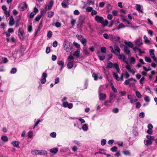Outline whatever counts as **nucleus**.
Instances as JSON below:
<instances>
[{
	"mask_svg": "<svg viewBox=\"0 0 157 157\" xmlns=\"http://www.w3.org/2000/svg\"><path fill=\"white\" fill-rule=\"evenodd\" d=\"M70 44L67 40H66L63 43V48L67 52H70L72 48V45Z\"/></svg>",
	"mask_w": 157,
	"mask_h": 157,
	"instance_id": "obj_1",
	"label": "nucleus"
},
{
	"mask_svg": "<svg viewBox=\"0 0 157 157\" xmlns=\"http://www.w3.org/2000/svg\"><path fill=\"white\" fill-rule=\"evenodd\" d=\"M127 98L130 100L129 102L131 103H133L138 101V99L134 95L129 94L128 95Z\"/></svg>",
	"mask_w": 157,
	"mask_h": 157,
	"instance_id": "obj_2",
	"label": "nucleus"
},
{
	"mask_svg": "<svg viewBox=\"0 0 157 157\" xmlns=\"http://www.w3.org/2000/svg\"><path fill=\"white\" fill-rule=\"evenodd\" d=\"M27 5L25 2H23L20 4L18 6V9L20 10L24 11L27 9Z\"/></svg>",
	"mask_w": 157,
	"mask_h": 157,
	"instance_id": "obj_3",
	"label": "nucleus"
},
{
	"mask_svg": "<svg viewBox=\"0 0 157 157\" xmlns=\"http://www.w3.org/2000/svg\"><path fill=\"white\" fill-rule=\"evenodd\" d=\"M113 77L115 78V79L117 81H119L120 80H121V81H123V75L122 74L121 75L120 78L119 77H118V75L116 72H113Z\"/></svg>",
	"mask_w": 157,
	"mask_h": 157,
	"instance_id": "obj_4",
	"label": "nucleus"
},
{
	"mask_svg": "<svg viewBox=\"0 0 157 157\" xmlns=\"http://www.w3.org/2000/svg\"><path fill=\"white\" fill-rule=\"evenodd\" d=\"M95 20L98 23L102 24L103 22L104 18L101 16L96 15L95 17Z\"/></svg>",
	"mask_w": 157,
	"mask_h": 157,
	"instance_id": "obj_5",
	"label": "nucleus"
},
{
	"mask_svg": "<svg viewBox=\"0 0 157 157\" xmlns=\"http://www.w3.org/2000/svg\"><path fill=\"white\" fill-rule=\"evenodd\" d=\"M136 44L139 46H140L143 44L142 40L140 37L137 39L135 41Z\"/></svg>",
	"mask_w": 157,
	"mask_h": 157,
	"instance_id": "obj_6",
	"label": "nucleus"
},
{
	"mask_svg": "<svg viewBox=\"0 0 157 157\" xmlns=\"http://www.w3.org/2000/svg\"><path fill=\"white\" fill-rule=\"evenodd\" d=\"M99 98L101 101H104L106 99V95L105 94L100 93L99 94Z\"/></svg>",
	"mask_w": 157,
	"mask_h": 157,
	"instance_id": "obj_7",
	"label": "nucleus"
},
{
	"mask_svg": "<svg viewBox=\"0 0 157 157\" xmlns=\"http://www.w3.org/2000/svg\"><path fill=\"white\" fill-rule=\"evenodd\" d=\"M38 9L36 8H34L33 11H32L30 14V18H33L36 14V13L38 12Z\"/></svg>",
	"mask_w": 157,
	"mask_h": 157,
	"instance_id": "obj_8",
	"label": "nucleus"
},
{
	"mask_svg": "<svg viewBox=\"0 0 157 157\" xmlns=\"http://www.w3.org/2000/svg\"><path fill=\"white\" fill-rule=\"evenodd\" d=\"M116 55L118 56L119 59H122L123 61L126 62V58L124 54L121 55L120 54V53H117Z\"/></svg>",
	"mask_w": 157,
	"mask_h": 157,
	"instance_id": "obj_9",
	"label": "nucleus"
},
{
	"mask_svg": "<svg viewBox=\"0 0 157 157\" xmlns=\"http://www.w3.org/2000/svg\"><path fill=\"white\" fill-rule=\"evenodd\" d=\"M107 67H105L103 66V71L104 73L105 74L106 76V77L108 79V75L109 74V73L108 71V70L107 68Z\"/></svg>",
	"mask_w": 157,
	"mask_h": 157,
	"instance_id": "obj_10",
	"label": "nucleus"
},
{
	"mask_svg": "<svg viewBox=\"0 0 157 157\" xmlns=\"http://www.w3.org/2000/svg\"><path fill=\"white\" fill-rule=\"evenodd\" d=\"M80 49H78L76 51L74 52L73 54V55L76 56L78 58L80 56Z\"/></svg>",
	"mask_w": 157,
	"mask_h": 157,
	"instance_id": "obj_11",
	"label": "nucleus"
},
{
	"mask_svg": "<svg viewBox=\"0 0 157 157\" xmlns=\"http://www.w3.org/2000/svg\"><path fill=\"white\" fill-rule=\"evenodd\" d=\"M40 14L38 15L36 17L35 21H38L41 18L43 15V11H41L40 12Z\"/></svg>",
	"mask_w": 157,
	"mask_h": 157,
	"instance_id": "obj_12",
	"label": "nucleus"
},
{
	"mask_svg": "<svg viewBox=\"0 0 157 157\" xmlns=\"http://www.w3.org/2000/svg\"><path fill=\"white\" fill-rule=\"evenodd\" d=\"M14 23V19L12 16H11L10 18L9 25L10 26H13Z\"/></svg>",
	"mask_w": 157,
	"mask_h": 157,
	"instance_id": "obj_13",
	"label": "nucleus"
},
{
	"mask_svg": "<svg viewBox=\"0 0 157 157\" xmlns=\"http://www.w3.org/2000/svg\"><path fill=\"white\" fill-rule=\"evenodd\" d=\"M136 10L142 13H143V10L141 9V6L140 4H136Z\"/></svg>",
	"mask_w": 157,
	"mask_h": 157,
	"instance_id": "obj_14",
	"label": "nucleus"
},
{
	"mask_svg": "<svg viewBox=\"0 0 157 157\" xmlns=\"http://www.w3.org/2000/svg\"><path fill=\"white\" fill-rule=\"evenodd\" d=\"M113 68H115L117 72L118 73H120L121 71L117 63H114L113 64Z\"/></svg>",
	"mask_w": 157,
	"mask_h": 157,
	"instance_id": "obj_15",
	"label": "nucleus"
},
{
	"mask_svg": "<svg viewBox=\"0 0 157 157\" xmlns=\"http://www.w3.org/2000/svg\"><path fill=\"white\" fill-rule=\"evenodd\" d=\"M57 64L60 66V70H61L63 68L64 63L63 61L62 60H60L57 62Z\"/></svg>",
	"mask_w": 157,
	"mask_h": 157,
	"instance_id": "obj_16",
	"label": "nucleus"
},
{
	"mask_svg": "<svg viewBox=\"0 0 157 157\" xmlns=\"http://www.w3.org/2000/svg\"><path fill=\"white\" fill-rule=\"evenodd\" d=\"M83 3L84 5L85 6H89L91 4H92L93 5H94V1H92L91 0H87V2H83Z\"/></svg>",
	"mask_w": 157,
	"mask_h": 157,
	"instance_id": "obj_17",
	"label": "nucleus"
},
{
	"mask_svg": "<svg viewBox=\"0 0 157 157\" xmlns=\"http://www.w3.org/2000/svg\"><path fill=\"white\" fill-rule=\"evenodd\" d=\"M85 19V16L83 15H81L79 17V21L80 24H83Z\"/></svg>",
	"mask_w": 157,
	"mask_h": 157,
	"instance_id": "obj_18",
	"label": "nucleus"
},
{
	"mask_svg": "<svg viewBox=\"0 0 157 157\" xmlns=\"http://www.w3.org/2000/svg\"><path fill=\"white\" fill-rule=\"evenodd\" d=\"M129 26H125L123 24L121 23L119 24L116 28L115 29H119L121 28H124L125 27H129Z\"/></svg>",
	"mask_w": 157,
	"mask_h": 157,
	"instance_id": "obj_19",
	"label": "nucleus"
},
{
	"mask_svg": "<svg viewBox=\"0 0 157 157\" xmlns=\"http://www.w3.org/2000/svg\"><path fill=\"white\" fill-rule=\"evenodd\" d=\"M144 42L147 44H149L151 43V41L146 36V35L144 36Z\"/></svg>",
	"mask_w": 157,
	"mask_h": 157,
	"instance_id": "obj_20",
	"label": "nucleus"
},
{
	"mask_svg": "<svg viewBox=\"0 0 157 157\" xmlns=\"http://www.w3.org/2000/svg\"><path fill=\"white\" fill-rule=\"evenodd\" d=\"M144 143L147 146L151 145L152 144V142L149 140H144Z\"/></svg>",
	"mask_w": 157,
	"mask_h": 157,
	"instance_id": "obj_21",
	"label": "nucleus"
},
{
	"mask_svg": "<svg viewBox=\"0 0 157 157\" xmlns=\"http://www.w3.org/2000/svg\"><path fill=\"white\" fill-rule=\"evenodd\" d=\"M74 61L69 62L67 66V67L70 69L73 66Z\"/></svg>",
	"mask_w": 157,
	"mask_h": 157,
	"instance_id": "obj_22",
	"label": "nucleus"
},
{
	"mask_svg": "<svg viewBox=\"0 0 157 157\" xmlns=\"http://www.w3.org/2000/svg\"><path fill=\"white\" fill-rule=\"evenodd\" d=\"M124 50L125 52L128 55H129L130 53V51L128 49V47L125 46L124 47Z\"/></svg>",
	"mask_w": 157,
	"mask_h": 157,
	"instance_id": "obj_23",
	"label": "nucleus"
},
{
	"mask_svg": "<svg viewBox=\"0 0 157 157\" xmlns=\"http://www.w3.org/2000/svg\"><path fill=\"white\" fill-rule=\"evenodd\" d=\"M154 50L153 49H151L149 50L150 55L151 56V58L154 57L155 54L154 53Z\"/></svg>",
	"mask_w": 157,
	"mask_h": 157,
	"instance_id": "obj_24",
	"label": "nucleus"
},
{
	"mask_svg": "<svg viewBox=\"0 0 157 157\" xmlns=\"http://www.w3.org/2000/svg\"><path fill=\"white\" fill-rule=\"evenodd\" d=\"M114 50L117 52V54L120 53L121 50L120 48L117 45H114Z\"/></svg>",
	"mask_w": 157,
	"mask_h": 157,
	"instance_id": "obj_25",
	"label": "nucleus"
},
{
	"mask_svg": "<svg viewBox=\"0 0 157 157\" xmlns=\"http://www.w3.org/2000/svg\"><path fill=\"white\" fill-rule=\"evenodd\" d=\"M124 43L126 45L129 46L131 48H132L133 47V44L131 42H127L126 41H125L124 42Z\"/></svg>",
	"mask_w": 157,
	"mask_h": 157,
	"instance_id": "obj_26",
	"label": "nucleus"
},
{
	"mask_svg": "<svg viewBox=\"0 0 157 157\" xmlns=\"http://www.w3.org/2000/svg\"><path fill=\"white\" fill-rule=\"evenodd\" d=\"M53 4V1H51L49 3V5L48 6V10H51Z\"/></svg>",
	"mask_w": 157,
	"mask_h": 157,
	"instance_id": "obj_27",
	"label": "nucleus"
},
{
	"mask_svg": "<svg viewBox=\"0 0 157 157\" xmlns=\"http://www.w3.org/2000/svg\"><path fill=\"white\" fill-rule=\"evenodd\" d=\"M58 149L57 148H54L50 149V151L52 153H56L58 151Z\"/></svg>",
	"mask_w": 157,
	"mask_h": 157,
	"instance_id": "obj_28",
	"label": "nucleus"
},
{
	"mask_svg": "<svg viewBox=\"0 0 157 157\" xmlns=\"http://www.w3.org/2000/svg\"><path fill=\"white\" fill-rule=\"evenodd\" d=\"M13 146L16 147H17L19 146V142L17 141H14L12 143Z\"/></svg>",
	"mask_w": 157,
	"mask_h": 157,
	"instance_id": "obj_29",
	"label": "nucleus"
},
{
	"mask_svg": "<svg viewBox=\"0 0 157 157\" xmlns=\"http://www.w3.org/2000/svg\"><path fill=\"white\" fill-rule=\"evenodd\" d=\"M54 25L57 28L61 26V24L60 22L57 21L56 22H53V25Z\"/></svg>",
	"mask_w": 157,
	"mask_h": 157,
	"instance_id": "obj_30",
	"label": "nucleus"
},
{
	"mask_svg": "<svg viewBox=\"0 0 157 157\" xmlns=\"http://www.w3.org/2000/svg\"><path fill=\"white\" fill-rule=\"evenodd\" d=\"M18 35L19 36L20 38H23V33L21 32L20 29H19L18 31Z\"/></svg>",
	"mask_w": 157,
	"mask_h": 157,
	"instance_id": "obj_31",
	"label": "nucleus"
},
{
	"mask_svg": "<svg viewBox=\"0 0 157 157\" xmlns=\"http://www.w3.org/2000/svg\"><path fill=\"white\" fill-rule=\"evenodd\" d=\"M47 154V152L45 151H40L39 150V155H46Z\"/></svg>",
	"mask_w": 157,
	"mask_h": 157,
	"instance_id": "obj_32",
	"label": "nucleus"
},
{
	"mask_svg": "<svg viewBox=\"0 0 157 157\" xmlns=\"http://www.w3.org/2000/svg\"><path fill=\"white\" fill-rule=\"evenodd\" d=\"M84 46H86V44L87 41L86 39L84 37L80 40Z\"/></svg>",
	"mask_w": 157,
	"mask_h": 157,
	"instance_id": "obj_33",
	"label": "nucleus"
},
{
	"mask_svg": "<svg viewBox=\"0 0 157 157\" xmlns=\"http://www.w3.org/2000/svg\"><path fill=\"white\" fill-rule=\"evenodd\" d=\"M107 12L109 13L112 9V6L110 4H109L107 5Z\"/></svg>",
	"mask_w": 157,
	"mask_h": 157,
	"instance_id": "obj_34",
	"label": "nucleus"
},
{
	"mask_svg": "<svg viewBox=\"0 0 157 157\" xmlns=\"http://www.w3.org/2000/svg\"><path fill=\"white\" fill-rule=\"evenodd\" d=\"M123 153L125 155L129 156L131 155L130 152L128 150H124L122 151Z\"/></svg>",
	"mask_w": 157,
	"mask_h": 157,
	"instance_id": "obj_35",
	"label": "nucleus"
},
{
	"mask_svg": "<svg viewBox=\"0 0 157 157\" xmlns=\"http://www.w3.org/2000/svg\"><path fill=\"white\" fill-rule=\"evenodd\" d=\"M33 132L32 131H29L28 133V138H31L33 136Z\"/></svg>",
	"mask_w": 157,
	"mask_h": 157,
	"instance_id": "obj_36",
	"label": "nucleus"
},
{
	"mask_svg": "<svg viewBox=\"0 0 157 157\" xmlns=\"http://www.w3.org/2000/svg\"><path fill=\"white\" fill-rule=\"evenodd\" d=\"M144 59H145V60L147 62L151 63V59L149 57L145 56L144 57Z\"/></svg>",
	"mask_w": 157,
	"mask_h": 157,
	"instance_id": "obj_37",
	"label": "nucleus"
},
{
	"mask_svg": "<svg viewBox=\"0 0 157 157\" xmlns=\"http://www.w3.org/2000/svg\"><path fill=\"white\" fill-rule=\"evenodd\" d=\"M82 129L84 131H86L88 129V127L86 124H84L82 126Z\"/></svg>",
	"mask_w": 157,
	"mask_h": 157,
	"instance_id": "obj_38",
	"label": "nucleus"
},
{
	"mask_svg": "<svg viewBox=\"0 0 157 157\" xmlns=\"http://www.w3.org/2000/svg\"><path fill=\"white\" fill-rule=\"evenodd\" d=\"M136 62V60L135 58L133 57H131L130 58V63L132 64H134Z\"/></svg>",
	"mask_w": 157,
	"mask_h": 157,
	"instance_id": "obj_39",
	"label": "nucleus"
},
{
	"mask_svg": "<svg viewBox=\"0 0 157 157\" xmlns=\"http://www.w3.org/2000/svg\"><path fill=\"white\" fill-rule=\"evenodd\" d=\"M1 139L2 141H7L8 140L7 137L5 136H2Z\"/></svg>",
	"mask_w": 157,
	"mask_h": 157,
	"instance_id": "obj_40",
	"label": "nucleus"
},
{
	"mask_svg": "<svg viewBox=\"0 0 157 157\" xmlns=\"http://www.w3.org/2000/svg\"><path fill=\"white\" fill-rule=\"evenodd\" d=\"M92 76L94 78V79L95 81H96L98 79V75L96 73H94L92 74Z\"/></svg>",
	"mask_w": 157,
	"mask_h": 157,
	"instance_id": "obj_41",
	"label": "nucleus"
},
{
	"mask_svg": "<svg viewBox=\"0 0 157 157\" xmlns=\"http://www.w3.org/2000/svg\"><path fill=\"white\" fill-rule=\"evenodd\" d=\"M136 96L139 98H140L141 97V95L139 91H136Z\"/></svg>",
	"mask_w": 157,
	"mask_h": 157,
	"instance_id": "obj_42",
	"label": "nucleus"
},
{
	"mask_svg": "<svg viewBox=\"0 0 157 157\" xmlns=\"http://www.w3.org/2000/svg\"><path fill=\"white\" fill-rule=\"evenodd\" d=\"M62 102H63V106L65 108L67 107L68 104V102L63 101V100H62Z\"/></svg>",
	"mask_w": 157,
	"mask_h": 157,
	"instance_id": "obj_43",
	"label": "nucleus"
},
{
	"mask_svg": "<svg viewBox=\"0 0 157 157\" xmlns=\"http://www.w3.org/2000/svg\"><path fill=\"white\" fill-rule=\"evenodd\" d=\"M54 14V13L52 11H50L48 13V17H52Z\"/></svg>",
	"mask_w": 157,
	"mask_h": 157,
	"instance_id": "obj_44",
	"label": "nucleus"
},
{
	"mask_svg": "<svg viewBox=\"0 0 157 157\" xmlns=\"http://www.w3.org/2000/svg\"><path fill=\"white\" fill-rule=\"evenodd\" d=\"M17 70L16 68L14 67L10 71V72L11 74H14L15 73H16V72H17Z\"/></svg>",
	"mask_w": 157,
	"mask_h": 157,
	"instance_id": "obj_45",
	"label": "nucleus"
},
{
	"mask_svg": "<svg viewBox=\"0 0 157 157\" xmlns=\"http://www.w3.org/2000/svg\"><path fill=\"white\" fill-rule=\"evenodd\" d=\"M83 50L85 55H87L90 54V53L88 52V50L86 47H84L83 48Z\"/></svg>",
	"mask_w": 157,
	"mask_h": 157,
	"instance_id": "obj_46",
	"label": "nucleus"
},
{
	"mask_svg": "<svg viewBox=\"0 0 157 157\" xmlns=\"http://www.w3.org/2000/svg\"><path fill=\"white\" fill-rule=\"evenodd\" d=\"M117 150V147L116 146L113 147L111 148V151L112 152L116 151Z\"/></svg>",
	"mask_w": 157,
	"mask_h": 157,
	"instance_id": "obj_47",
	"label": "nucleus"
},
{
	"mask_svg": "<svg viewBox=\"0 0 157 157\" xmlns=\"http://www.w3.org/2000/svg\"><path fill=\"white\" fill-rule=\"evenodd\" d=\"M101 51L102 53H105L106 52V48L105 47H103L101 48Z\"/></svg>",
	"mask_w": 157,
	"mask_h": 157,
	"instance_id": "obj_48",
	"label": "nucleus"
},
{
	"mask_svg": "<svg viewBox=\"0 0 157 157\" xmlns=\"http://www.w3.org/2000/svg\"><path fill=\"white\" fill-rule=\"evenodd\" d=\"M146 137L147 139L149 140H154L155 139L154 136H151L149 135H147L146 136Z\"/></svg>",
	"mask_w": 157,
	"mask_h": 157,
	"instance_id": "obj_49",
	"label": "nucleus"
},
{
	"mask_svg": "<svg viewBox=\"0 0 157 157\" xmlns=\"http://www.w3.org/2000/svg\"><path fill=\"white\" fill-rule=\"evenodd\" d=\"M39 150H36L35 151H31L33 155H39Z\"/></svg>",
	"mask_w": 157,
	"mask_h": 157,
	"instance_id": "obj_50",
	"label": "nucleus"
},
{
	"mask_svg": "<svg viewBox=\"0 0 157 157\" xmlns=\"http://www.w3.org/2000/svg\"><path fill=\"white\" fill-rule=\"evenodd\" d=\"M93 10V8L91 7L88 6L86 8V11L87 12H90Z\"/></svg>",
	"mask_w": 157,
	"mask_h": 157,
	"instance_id": "obj_51",
	"label": "nucleus"
},
{
	"mask_svg": "<svg viewBox=\"0 0 157 157\" xmlns=\"http://www.w3.org/2000/svg\"><path fill=\"white\" fill-rule=\"evenodd\" d=\"M74 45L76 47V48H78V49H79L80 48V45L78 44L77 42H74L73 43Z\"/></svg>",
	"mask_w": 157,
	"mask_h": 157,
	"instance_id": "obj_52",
	"label": "nucleus"
},
{
	"mask_svg": "<svg viewBox=\"0 0 157 157\" xmlns=\"http://www.w3.org/2000/svg\"><path fill=\"white\" fill-rule=\"evenodd\" d=\"M74 59V57L72 56H69L67 59L69 62L72 61Z\"/></svg>",
	"mask_w": 157,
	"mask_h": 157,
	"instance_id": "obj_53",
	"label": "nucleus"
},
{
	"mask_svg": "<svg viewBox=\"0 0 157 157\" xmlns=\"http://www.w3.org/2000/svg\"><path fill=\"white\" fill-rule=\"evenodd\" d=\"M113 63H112L110 62L108 63L107 67L108 68H110L113 67Z\"/></svg>",
	"mask_w": 157,
	"mask_h": 157,
	"instance_id": "obj_54",
	"label": "nucleus"
},
{
	"mask_svg": "<svg viewBox=\"0 0 157 157\" xmlns=\"http://www.w3.org/2000/svg\"><path fill=\"white\" fill-rule=\"evenodd\" d=\"M106 141L105 139H103L101 140V144L102 146L104 145L106 143Z\"/></svg>",
	"mask_w": 157,
	"mask_h": 157,
	"instance_id": "obj_55",
	"label": "nucleus"
},
{
	"mask_svg": "<svg viewBox=\"0 0 157 157\" xmlns=\"http://www.w3.org/2000/svg\"><path fill=\"white\" fill-rule=\"evenodd\" d=\"M67 3L65 2H62L61 3L62 6L64 8H67L68 6L66 4Z\"/></svg>",
	"mask_w": 157,
	"mask_h": 157,
	"instance_id": "obj_56",
	"label": "nucleus"
},
{
	"mask_svg": "<svg viewBox=\"0 0 157 157\" xmlns=\"http://www.w3.org/2000/svg\"><path fill=\"white\" fill-rule=\"evenodd\" d=\"M76 37L77 38L80 40L83 38L82 36L81 35H76Z\"/></svg>",
	"mask_w": 157,
	"mask_h": 157,
	"instance_id": "obj_57",
	"label": "nucleus"
},
{
	"mask_svg": "<svg viewBox=\"0 0 157 157\" xmlns=\"http://www.w3.org/2000/svg\"><path fill=\"white\" fill-rule=\"evenodd\" d=\"M98 57L99 58V59L100 60H103L105 58V56H101L100 55L98 54Z\"/></svg>",
	"mask_w": 157,
	"mask_h": 157,
	"instance_id": "obj_58",
	"label": "nucleus"
},
{
	"mask_svg": "<svg viewBox=\"0 0 157 157\" xmlns=\"http://www.w3.org/2000/svg\"><path fill=\"white\" fill-rule=\"evenodd\" d=\"M52 32L51 31H49L47 34V36L48 38H50L52 36Z\"/></svg>",
	"mask_w": 157,
	"mask_h": 157,
	"instance_id": "obj_59",
	"label": "nucleus"
},
{
	"mask_svg": "<svg viewBox=\"0 0 157 157\" xmlns=\"http://www.w3.org/2000/svg\"><path fill=\"white\" fill-rule=\"evenodd\" d=\"M136 107L137 108H139L141 106V104L139 102H137L135 104Z\"/></svg>",
	"mask_w": 157,
	"mask_h": 157,
	"instance_id": "obj_60",
	"label": "nucleus"
},
{
	"mask_svg": "<svg viewBox=\"0 0 157 157\" xmlns=\"http://www.w3.org/2000/svg\"><path fill=\"white\" fill-rule=\"evenodd\" d=\"M116 96V95L115 94H114L112 92L110 93L109 98H115Z\"/></svg>",
	"mask_w": 157,
	"mask_h": 157,
	"instance_id": "obj_61",
	"label": "nucleus"
},
{
	"mask_svg": "<svg viewBox=\"0 0 157 157\" xmlns=\"http://www.w3.org/2000/svg\"><path fill=\"white\" fill-rule=\"evenodd\" d=\"M145 116L144 113L143 112L140 113L139 114V117L140 118H142L144 117Z\"/></svg>",
	"mask_w": 157,
	"mask_h": 157,
	"instance_id": "obj_62",
	"label": "nucleus"
},
{
	"mask_svg": "<svg viewBox=\"0 0 157 157\" xmlns=\"http://www.w3.org/2000/svg\"><path fill=\"white\" fill-rule=\"evenodd\" d=\"M108 24V21L107 20H105L104 21H103V22L102 24L104 26H107Z\"/></svg>",
	"mask_w": 157,
	"mask_h": 157,
	"instance_id": "obj_63",
	"label": "nucleus"
},
{
	"mask_svg": "<svg viewBox=\"0 0 157 157\" xmlns=\"http://www.w3.org/2000/svg\"><path fill=\"white\" fill-rule=\"evenodd\" d=\"M144 100L147 102H149L150 101V99L149 97L147 96H146L144 98Z\"/></svg>",
	"mask_w": 157,
	"mask_h": 157,
	"instance_id": "obj_64",
	"label": "nucleus"
}]
</instances>
